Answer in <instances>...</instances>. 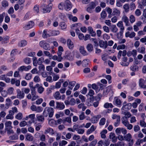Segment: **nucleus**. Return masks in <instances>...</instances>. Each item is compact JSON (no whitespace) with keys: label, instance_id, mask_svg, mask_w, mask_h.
Listing matches in <instances>:
<instances>
[{"label":"nucleus","instance_id":"1","mask_svg":"<svg viewBox=\"0 0 146 146\" xmlns=\"http://www.w3.org/2000/svg\"><path fill=\"white\" fill-rule=\"evenodd\" d=\"M54 114V109L51 107H46L44 110L43 114L45 117H47L48 115L50 117H52Z\"/></svg>","mask_w":146,"mask_h":146},{"label":"nucleus","instance_id":"2","mask_svg":"<svg viewBox=\"0 0 146 146\" xmlns=\"http://www.w3.org/2000/svg\"><path fill=\"white\" fill-rule=\"evenodd\" d=\"M33 64L34 66H36L37 65H40L44 61V58L43 57L39 58L38 60L35 57L33 58Z\"/></svg>","mask_w":146,"mask_h":146},{"label":"nucleus","instance_id":"3","mask_svg":"<svg viewBox=\"0 0 146 146\" xmlns=\"http://www.w3.org/2000/svg\"><path fill=\"white\" fill-rule=\"evenodd\" d=\"M40 46L45 50H49L50 49V46L49 43L46 42L44 41H42L39 43Z\"/></svg>","mask_w":146,"mask_h":146},{"label":"nucleus","instance_id":"4","mask_svg":"<svg viewBox=\"0 0 146 146\" xmlns=\"http://www.w3.org/2000/svg\"><path fill=\"white\" fill-rule=\"evenodd\" d=\"M52 5L51 3H50L48 5H44V8L42 10L44 13H49L51 10Z\"/></svg>","mask_w":146,"mask_h":146},{"label":"nucleus","instance_id":"5","mask_svg":"<svg viewBox=\"0 0 146 146\" xmlns=\"http://www.w3.org/2000/svg\"><path fill=\"white\" fill-rule=\"evenodd\" d=\"M31 109L33 111H35L37 113H40L42 112L43 110V108L40 106H36L35 105H32L31 107Z\"/></svg>","mask_w":146,"mask_h":146},{"label":"nucleus","instance_id":"6","mask_svg":"<svg viewBox=\"0 0 146 146\" xmlns=\"http://www.w3.org/2000/svg\"><path fill=\"white\" fill-rule=\"evenodd\" d=\"M117 25L120 29V35H121L123 34L125 28L123 21H119L117 24Z\"/></svg>","mask_w":146,"mask_h":146},{"label":"nucleus","instance_id":"7","mask_svg":"<svg viewBox=\"0 0 146 146\" xmlns=\"http://www.w3.org/2000/svg\"><path fill=\"white\" fill-rule=\"evenodd\" d=\"M80 25L81 24L80 23L75 24L72 25L71 28L72 29L75 30L76 33L77 34H78L79 33H79L80 31L79 29Z\"/></svg>","mask_w":146,"mask_h":146},{"label":"nucleus","instance_id":"8","mask_svg":"<svg viewBox=\"0 0 146 146\" xmlns=\"http://www.w3.org/2000/svg\"><path fill=\"white\" fill-rule=\"evenodd\" d=\"M17 98L18 99H21L24 98L25 94L22 90L21 91L20 89H17Z\"/></svg>","mask_w":146,"mask_h":146},{"label":"nucleus","instance_id":"9","mask_svg":"<svg viewBox=\"0 0 146 146\" xmlns=\"http://www.w3.org/2000/svg\"><path fill=\"white\" fill-rule=\"evenodd\" d=\"M64 7L66 11L70 10L72 8L71 3L70 1L67 0L64 3Z\"/></svg>","mask_w":146,"mask_h":146},{"label":"nucleus","instance_id":"10","mask_svg":"<svg viewBox=\"0 0 146 146\" xmlns=\"http://www.w3.org/2000/svg\"><path fill=\"white\" fill-rule=\"evenodd\" d=\"M65 108V106L63 102H56V108L59 110H63Z\"/></svg>","mask_w":146,"mask_h":146},{"label":"nucleus","instance_id":"11","mask_svg":"<svg viewBox=\"0 0 146 146\" xmlns=\"http://www.w3.org/2000/svg\"><path fill=\"white\" fill-rule=\"evenodd\" d=\"M34 25V23L32 21L29 22L28 23L25 25L24 27V28L26 30H28L32 28Z\"/></svg>","mask_w":146,"mask_h":146},{"label":"nucleus","instance_id":"12","mask_svg":"<svg viewBox=\"0 0 146 146\" xmlns=\"http://www.w3.org/2000/svg\"><path fill=\"white\" fill-rule=\"evenodd\" d=\"M121 19L123 22L125 24L126 26H129V20L128 17L125 15H123L121 18Z\"/></svg>","mask_w":146,"mask_h":146},{"label":"nucleus","instance_id":"13","mask_svg":"<svg viewBox=\"0 0 146 146\" xmlns=\"http://www.w3.org/2000/svg\"><path fill=\"white\" fill-rule=\"evenodd\" d=\"M132 107V104L131 103H128L126 105H123L121 110H129Z\"/></svg>","mask_w":146,"mask_h":146},{"label":"nucleus","instance_id":"14","mask_svg":"<svg viewBox=\"0 0 146 146\" xmlns=\"http://www.w3.org/2000/svg\"><path fill=\"white\" fill-rule=\"evenodd\" d=\"M31 68V66L29 65L27 66H22L18 68V70L19 71H27L30 69Z\"/></svg>","mask_w":146,"mask_h":146},{"label":"nucleus","instance_id":"15","mask_svg":"<svg viewBox=\"0 0 146 146\" xmlns=\"http://www.w3.org/2000/svg\"><path fill=\"white\" fill-rule=\"evenodd\" d=\"M50 30L47 31L45 29L43 31L42 34V37L44 38H47L50 36Z\"/></svg>","mask_w":146,"mask_h":146},{"label":"nucleus","instance_id":"16","mask_svg":"<svg viewBox=\"0 0 146 146\" xmlns=\"http://www.w3.org/2000/svg\"><path fill=\"white\" fill-rule=\"evenodd\" d=\"M99 46L100 47L106 48L108 46V42L106 41H104L101 40L99 42Z\"/></svg>","mask_w":146,"mask_h":146},{"label":"nucleus","instance_id":"17","mask_svg":"<svg viewBox=\"0 0 146 146\" xmlns=\"http://www.w3.org/2000/svg\"><path fill=\"white\" fill-rule=\"evenodd\" d=\"M38 88L37 91L40 94L42 93L44 91V88L42 86H40L39 84H37L35 86V88Z\"/></svg>","mask_w":146,"mask_h":146},{"label":"nucleus","instance_id":"18","mask_svg":"<svg viewBox=\"0 0 146 146\" xmlns=\"http://www.w3.org/2000/svg\"><path fill=\"white\" fill-rule=\"evenodd\" d=\"M110 138L111 139V141L113 143H115L117 141V137L115 135L114 133L111 132L109 135Z\"/></svg>","mask_w":146,"mask_h":146},{"label":"nucleus","instance_id":"19","mask_svg":"<svg viewBox=\"0 0 146 146\" xmlns=\"http://www.w3.org/2000/svg\"><path fill=\"white\" fill-rule=\"evenodd\" d=\"M12 123L11 121H6L5 123V129H12L13 127L11 125Z\"/></svg>","mask_w":146,"mask_h":146},{"label":"nucleus","instance_id":"20","mask_svg":"<svg viewBox=\"0 0 146 146\" xmlns=\"http://www.w3.org/2000/svg\"><path fill=\"white\" fill-rule=\"evenodd\" d=\"M88 31L91 35V36H96V33L95 31H93V29L92 27H88Z\"/></svg>","mask_w":146,"mask_h":146},{"label":"nucleus","instance_id":"21","mask_svg":"<svg viewBox=\"0 0 146 146\" xmlns=\"http://www.w3.org/2000/svg\"><path fill=\"white\" fill-rule=\"evenodd\" d=\"M80 52L83 56H86L88 55L87 52L84 50V46H80L79 48Z\"/></svg>","mask_w":146,"mask_h":146},{"label":"nucleus","instance_id":"22","mask_svg":"<svg viewBox=\"0 0 146 146\" xmlns=\"http://www.w3.org/2000/svg\"><path fill=\"white\" fill-rule=\"evenodd\" d=\"M113 103L119 107H120L121 104V101L118 98L116 97L114 99Z\"/></svg>","mask_w":146,"mask_h":146},{"label":"nucleus","instance_id":"23","mask_svg":"<svg viewBox=\"0 0 146 146\" xmlns=\"http://www.w3.org/2000/svg\"><path fill=\"white\" fill-rule=\"evenodd\" d=\"M67 44L69 48L70 49H72L74 47V45L73 43L70 39H68L67 41Z\"/></svg>","mask_w":146,"mask_h":146},{"label":"nucleus","instance_id":"24","mask_svg":"<svg viewBox=\"0 0 146 146\" xmlns=\"http://www.w3.org/2000/svg\"><path fill=\"white\" fill-rule=\"evenodd\" d=\"M122 113L125 115L124 117L128 119L131 116V114L128 111H122Z\"/></svg>","mask_w":146,"mask_h":146},{"label":"nucleus","instance_id":"25","mask_svg":"<svg viewBox=\"0 0 146 146\" xmlns=\"http://www.w3.org/2000/svg\"><path fill=\"white\" fill-rule=\"evenodd\" d=\"M48 124L51 126H54L57 125L56 121L53 119H51L48 121Z\"/></svg>","mask_w":146,"mask_h":146},{"label":"nucleus","instance_id":"26","mask_svg":"<svg viewBox=\"0 0 146 146\" xmlns=\"http://www.w3.org/2000/svg\"><path fill=\"white\" fill-rule=\"evenodd\" d=\"M66 58L69 60L72 61L74 58L73 54L71 53H69L66 56Z\"/></svg>","mask_w":146,"mask_h":146},{"label":"nucleus","instance_id":"27","mask_svg":"<svg viewBox=\"0 0 146 146\" xmlns=\"http://www.w3.org/2000/svg\"><path fill=\"white\" fill-rule=\"evenodd\" d=\"M124 138L126 141H130L131 139L132 136L131 134L128 133L124 136Z\"/></svg>","mask_w":146,"mask_h":146},{"label":"nucleus","instance_id":"28","mask_svg":"<svg viewBox=\"0 0 146 146\" xmlns=\"http://www.w3.org/2000/svg\"><path fill=\"white\" fill-rule=\"evenodd\" d=\"M54 97L56 100H59L61 99V96L60 95L59 92H56L54 95Z\"/></svg>","mask_w":146,"mask_h":146},{"label":"nucleus","instance_id":"29","mask_svg":"<svg viewBox=\"0 0 146 146\" xmlns=\"http://www.w3.org/2000/svg\"><path fill=\"white\" fill-rule=\"evenodd\" d=\"M111 89V86H108L104 90L103 94V95L105 96L107 95L108 94V92L110 91Z\"/></svg>","mask_w":146,"mask_h":146},{"label":"nucleus","instance_id":"30","mask_svg":"<svg viewBox=\"0 0 146 146\" xmlns=\"http://www.w3.org/2000/svg\"><path fill=\"white\" fill-rule=\"evenodd\" d=\"M50 36H56L59 34L60 32L58 31L50 30Z\"/></svg>","mask_w":146,"mask_h":146},{"label":"nucleus","instance_id":"31","mask_svg":"<svg viewBox=\"0 0 146 146\" xmlns=\"http://www.w3.org/2000/svg\"><path fill=\"white\" fill-rule=\"evenodd\" d=\"M122 122L123 124L125 126L126 125L128 124L129 122L127 118H125V117H123L121 118Z\"/></svg>","mask_w":146,"mask_h":146},{"label":"nucleus","instance_id":"32","mask_svg":"<svg viewBox=\"0 0 146 146\" xmlns=\"http://www.w3.org/2000/svg\"><path fill=\"white\" fill-rule=\"evenodd\" d=\"M96 128V127L94 126V125H92L90 129H88L87 131V133L89 134L95 130Z\"/></svg>","mask_w":146,"mask_h":146},{"label":"nucleus","instance_id":"33","mask_svg":"<svg viewBox=\"0 0 146 146\" xmlns=\"http://www.w3.org/2000/svg\"><path fill=\"white\" fill-rule=\"evenodd\" d=\"M44 133L45 134H47L50 133L53 134H54V131L53 129L50 128H48L45 130Z\"/></svg>","mask_w":146,"mask_h":146},{"label":"nucleus","instance_id":"34","mask_svg":"<svg viewBox=\"0 0 146 146\" xmlns=\"http://www.w3.org/2000/svg\"><path fill=\"white\" fill-rule=\"evenodd\" d=\"M145 81L142 78H140L139 81V85L141 88L144 87L145 86Z\"/></svg>","mask_w":146,"mask_h":146},{"label":"nucleus","instance_id":"35","mask_svg":"<svg viewBox=\"0 0 146 146\" xmlns=\"http://www.w3.org/2000/svg\"><path fill=\"white\" fill-rule=\"evenodd\" d=\"M93 45L91 44H88L86 46V49L89 52H91L93 50Z\"/></svg>","mask_w":146,"mask_h":146},{"label":"nucleus","instance_id":"36","mask_svg":"<svg viewBox=\"0 0 146 146\" xmlns=\"http://www.w3.org/2000/svg\"><path fill=\"white\" fill-rule=\"evenodd\" d=\"M140 125L142 127L145 128L146 127V123L145 121V119L140 121Z\"/></svg>","mask_w":146,"mask_h":146},{"label":"nucleus","instance_id":"37","mask_svg":"<svg viewBox=\"0 0 146 146\" xmlns=\"http://www.w3.org/2000/svg\"><path fill=\"white\" fill-rule=\"evenodd\" d=\"M138 51L140 53L145 54V48L144 47H142L140 48H138L137 49Z\"/></svg>","mask_w":146,"mask_h":146},{"label":"nucleus","instance_id":"38","mask_svg":"<svg viewBox=\"0 0 146 146\" xmlns=\"http://www.w3.org/2000/svg\"><path fill=\"white\" fill-rule=\"evenodd\" d=\"M104 107L106 108H112L113 106L111 103L107 102L104 104Z\"/></svg>","mask_w":146,"mask_h":146},{"label":"nucleus","instance_id":"39","mask_svg":"<svg viewBox=\"0 0 146 146\" xmlns=\"http://www.w3.org/2000/svg\"><path fill=\"white\" fill-rule=\"evenodd\" d=\"M131 70L133 72H135L138 70V67L135 65L131 66L130 68Z\"/></svg>","mask_w":146,"mask_h":146},{"label":"nucleus","instance_id":"40","mask_svg":"<svg viewBox=\"0 0 146 146\" xmlns=\"http://www.w3.org/2000/svg\"><path fill=\"white\" fill-rule=\"evenodd\" d=\"M111 31L113 33H116L118 31V29L115 25H113L111 26Z\"/></svg>","mask_w":146,"mask_h":146},{"label":"nucleus","instance_id":"41","mask_svg":"<svg viewBox=\"0 0 146 146\" xmlns=\"http://www.w3.org/2000/svg\"><path fill=\"white\" fill-rule=\"evenodd\" d=\"M107 131L106 129L103 130L100 133L101 137L102 138H105L106 136L105 135L107 133Z\"/></svg>","mask_w":146,"mask_h":146},{"label":"nucleus","instance_id":"42","mask_svg":"<svg viewBox=\"0 0 146 146\" xmlns=\"http://www.w3.org/2000/svg\"><path fill=\"white\" fill-rule=\"evenodd\" d=\"M129 21L131 23H133L135 21V18L133 15H130L129 17Z\"/></svg>","mask_w":146,"mask_h":146},{"label":"nucleus","instance_id":"43","mask_svg":"<svg viewBox=\"0 0 146 146\" xmlns=\"http://www.w3.org/2000/svg\"><path fill=\"white\" fill-rule=\"evenodd\" d=\"M98 120V118L96 116H94L92 118L91 121L92 123H97Z\"/></svg>","mask_w":146,"mask_h":146},{"label":"nucleus","instance_id":"44","mask_svg":"<svg viewBox=\"0 0 146 146\" xmlns=\"http://www.w3.org/2000/svg\"><path fill=\"white\" fill-rule=\"evenodd\" d=\"M27 42L25 40H23L21 41L19 44V46L20 47H23L25 46L27 44Z\"/></svg>","mask_w":146,"mask_h":146},{"label":"nucleus","instance_id":"45","mask_svg":"<svg viewBox=\"0 0 146 146\" xmlns=\"http://www.w3.org/2000/svg\"><path fill=\"white\" fill-rule=\"evenodd\" d=\"M75 83L76 82L75 81L69 82L68 88L72 90Z\"/></svg>","mask_w":146,"mask_h":146},{"label":"nucleus","instance_id":"46","mask_svg":"<svg viewBox=\"0 0 146 146\" xmlns=\"http://www.w3.org/2000/svg\"><path fill=\"white\" fill-rule=\"evenodd\" d=\"M60 82H58L56 83L55 85V87L56 88H59L60 87L61 83L63 82V79L60 80Z\"/></svg>","mask_w":146,"mask_h":146},{"label":"nucleus","instance_id":"47","mask_svg":"<svg viewBox=\"0 0 146 146\" xmlns=\"http://www.w3.org/2000/svg\"><path fill=\"white\" fill-rule=\"evenodd\" d=\"M79 119L80 120L84 119L86 117L84 112H82L79 115Z\"/></svg>","mask_w":146,"mask_h":146},{"label":"nucleus","instance_id":"48","mask_svg":"<svg viewBox=\"0 0 146 146\" xmlns=\"http://www.w3.org/2000/svg\"><path fill=\"white\" fill-rule=\"evenodd\" d=\"M66 122H68L69 123H71V117H67L63 119V123H64Z\"/></svg>","mask_w":146,"mask_h":146},{"label":"nucleus","instance_id":"49","mask_svg":"<svg viewBox=\"0 0 146 146\" xmlns=\"http://www.w3.org/2000/svg\"><path fill=\"white\" fill-rule=\"evenodd\" d=\"M23 61L27 64H29L31 62V58L29 57H26L23 59Z\"/></svg>","mask_w":146,"mask_h":146},{"label":"nucleus","instance_id":"50","mask_svg":"<svg viewBox=\"0 0 146 146\" xmlns=\"http://www.w3.org/2000/svg\"><path fill=\"white\" fill-rule=\"evenodd\" d=\"M92 86V88L95 90L96 92H98L100 90V89L98 88V86L96 84H93Z\"/></svg>","mask_w":146,"mask_h":146},{"label":"nucleus","instance_id":"51","mask_svg":"<svg viewBox=\"0 0 146 146\" xmlns=\"http://www.w3.org/2000/svg\"><path fill=\"white\" fill-rule=\"evenodd\" d=\"M123 8L126 13L128 12L129 10V4H126L123 6Z\"/></svg>","mask_w":146,"mask_h":146},{"label":"nucleus","instance_id":"52","mask_svg":"<svg viewBox=\"0 0 146 146\" xmlns=\"http://www.w3.org/2000/svg\"><path fill=\"white\" fill-rule=\"evenodd\" d=\"M60 25L61 27L62 30H64L66 28L67 26L64 22H61L60 23Z\"/></svg>","mask_w":146,"mask_h":146},{"label":"nucleus","instance_id":"53","mask_svg":"<svg viewBox=\"0 0 146 146\" xmlns=\"http://www.w3.org/2000/svg\"><path fill=\"white\" fill-rule=\"evenodd\" d=\"M26 139L29 141H32L33 138V136L30 134H27L26 136Z\"/></svg>","mask_w":146,"mask_h":146},{"label":"nucleus","instance_id":"54","mask_svg":"<svg viewBox=\"0 0 146 146\" xmlns=\"http://www.w3.org/2000/svg\"><path fill=\"white\" fill-rule=\"evenodd\" d=\"M23 115L22 113H19L17 114L15 116V118L18 120H21L23 118Z\"/></svg>","mask_w":146,"mask_h":146},{"label":"nucleus","instance_id":"55","mask_svg":"<svg viewBox=\"0 0 146 146\" xmlns=\"http://www.w3.org/2000/svg\"><path fill=\"white\" fill-rule=\"evenodd\" d=\"M43 52L46 56L49 57L50 59H51L52 56L49 51L45 50L43 51Z\"/></svg>","mask_w":146,"mask_h":146},{"label":"nucleus","instance_id":"56","mask_svg":"<svg viewBox=\"0 0 146 146\" xmlns=\"http://www.w3.org/2000/svg\"><path fill=\"white\" fill-rule=\"evenodd\" d=\"M106 119L104 118H102L101 119L99 123V125H104L106 122Z\"/></svg>","mask_w":146,"mask_h":146},{"label":"nucleus","instance_id":"57","mask_svg":"<svg viewBox=\"0 0 146 146\" xmlns=\"http://www.w3.org/2000/svg\"><path fill=\"white\" fill-rule=\"evenodd\" d=\"M88 64V60L86 59L84 60L82 62V64L84 67H86Z\"/></svg>","mask_w":146,"mask_h":146},{"label":"nucleus","instance_id":"58","mask_svg":"<svg viewBox=\"0 0 146 146\" xmlns=\"http://www.w3.org/2000/svg\"><path fill=\"white\" fill-rule=\"evenodd\" d=\"M14 89L13 87H10L8 88L7 92L8 94H13Z\"/></svg>","mask_w":146,"mask_h":146},{"label":"nucleus","instance_id":"59","mask_svg":"<svg viewBox=\"0 0 146 146\" xmlns=\"http://www.w3.org/2000/svg\"><path fill=\"white\" fill-rule=\"evenodd\" d=\"M2 5L4 7H8L9 5L8 2L6 0L3 1L2 2Z\"/></svg>","mask_w":146,"mask_h":146},{"label":"nucleus","instance_id":"60","mask_svg":"<svg viewBox=\"0 0 146 146\" xmlns=\"http://www.w3.org/2000/svg\"><path fill=\"white\" fill-rule=\"evenodd\" d=\"M120 13V11L119 10L116 9H114L113 12V15H119Z\"/></svg>","mask_w":146,"mask_h":146},{"label":"nucleus","instance_id":"61","mask_svg":"<svg viewBox=\"0 0 146 146\" xmlns=\"http://www.w3.org/2000/svg\"><path fill=\"white\" fill-rule=\"evenodd\" d=\"M32 77V75L31 74L29 73L27 74L25 76V78L27 80H30Z\"/></svg>","mask_w":146,"mask_h":146},{"label":"nucleus","instance_id":"62","mask_svg":"<svg viewBox=\"0 0 146 146\" xmlns=\"http://www.w3.org/2000/svg\"><path fill=\"white\" fill-rule=\"evenodd\" d=\"M121 128L118 127L115 130V132L117 135L121 134Z\"/></svg>","mask_w":146,"mask_h":146},{"label":"nucleus","instance_id":"63","mask_svg":"<svg viewBox=\"0 0 146 146\" xmlns=\"http://www.w3.org/2000/svg\"><path fill=\"white\" fill-rule=\"evenodd\" d=\"M33 80L35 82L37 83L39 82L40 81V79L39 76L38 75H36L34 77Z\"/></svg>","mask_w":146,"mask_h":146},{"label":"nucleus","instance_id":"64","mask_svg":"<svg viewBox=\"0 0 146 146\" xmlns=\"http://www.w3.org/2000/svg\"><path fill=\"white\" fill-rule=\"evenodd\" d=\"M124 143L122 141L118 142L115 144V146H124Z\"/></svg>","mask_w":146,"mask_h":146}]
</instances>
